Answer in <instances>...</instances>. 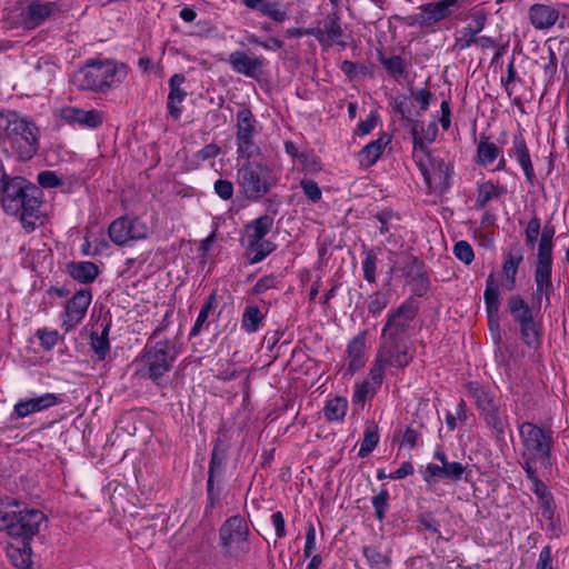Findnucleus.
<instances>
[{
  "instance_id": "obj_20",
  "label": "nucleus",
  "mask_w": 569,
  "mask_h": 569,
  "mask_svg": "<svg viewBox=\"0 0 569 569\" xmlns=\"http://www.w3.org/2000/svg\"><path fill=\"white\" fill-rule=\"evenodd\" d=\"M60 117L67 123L96 129L103 122V112L99 110H83L76 107H64L60 110Z\"/></svg>"
},
{
  "instance_id": "obj_61",
  "label": "nucleus",
  "mask_w": 569,
  "mask_h": 569,
  "mask_svg": "<svg viewBox=\"0 0 569 569\" xmlns=\"http://www.w3.org/2000/svg\"><path fill=\"white\" fill-rule=\"evenodd\" d=\"M300 187L307 198L311 201L317 202L321 199V190L315 180L303 179L300 182Z\"/></svg>"
},
{
  "instance_id": "obj_48",
  "label": "nucleus",
  "mask_w": 569,
  "mask_h": 569,
  "mask_svg": "<svg viewBox=\"0 0 569 569\" xmlns=\"http://www.w3.org/2000/svg\"><path fill=\"white\" fill-rule=\"evenodd\" d=\"M390 303V293L375 291L368 297V312L372 316H379Z\"/></svg>"
},
{
  "instance_id": "obj_15",
  "label": "nucleus",
  "mask_w": 569,
  "mask_h": 569,
  "mask_svg": "<svg viewBox=\"0 0 569 569\" xmlns=\"http://www.w3.org/2000/svg\"><path fill=\"white\" fill-rule=\"evenodd\" d=\"M462 6V0H440L438 2L423 3L419 7V13L409 17L410 23H417L420 27H431L449 18L455 11L461 9Z\"/></svg>"
},
{
  "instance_id": "obj_64",
  "label": "nucleus",
  "mask_w": 569,
  "mask_h": 569,
  "mask_svg": "<svg viewBox=\"0 0 569 569\" xmlns=\"http://www.w3.org/2000/svg\"><path fill=\"white\" fill-rule=\"evenodd\" d=\"M214 192L222 200H229L233 196V184L230 180L218 179L213 186Z\"/></svg>"
},
{
  "instance_id": "obj_63",
  "label": "nucleus",
  "mask_w": 569,
  "mask_h": 569,
  "mask_svg": "<svg viewBox=\"0 0 569 569\" xmlns=\"http://www.w3.org/2000/svg\"><path fill=\"white\" fill-rule=\"evenodd\" d=\"M37 180L42 188H56L63 184L62 180L53 171L49 170L41 171Z\"/></svg>"
},
{
  "instance_id": "obj_54",
  "label": "nucleus",
  "mask_w": 569,
  "mask_h": 569,
  "mask_svg": "<svg viewBox=\"0 0 569 569\" xmlns=\"http://www.w3.org/2000/svg\"><path fill=\"white\" fill-rule=\"evenodd\" d=\"M90 346L93 352L96 353L98 360L102 361L106 359L110 350L109 338L98 337L97 332H91Z\"/></svg>"
},
{
  "instance_id": "obj_33",
  "label": "nucleus",
  "mask_w": 569,
  "mask_h": 569,
  "mask_svg": "<svg viewBox=\"0 0 569 569\" xmlns=\"http://www.w3.org/2000/svg\"><path fill=\"white\" fill-rule=\"evenodd\" d=\"M397 263V267L390 269V273L401 271L407 282L420 278V274L426 272L423 262L412 254H402Z\"/></svg>"
},
{
  "instance_id": "obj_49",
  "label": "nucleus",
  "mask_w": 569,
  "mask_h": 569,
  "mask_svg": "<svg viewBox=\"0 0 569 569\" xmlns=\"http://www.w3.org/2000/svg\"><path fill=\"white\" fill-rule=\"evenodd\" d=\"M393 110L400 114L405 124H409L415 119L412 117L413 103L407 96H398L392 100Z\"/></svg>"
},
{
  "instance_id": "obj_57",
  "label": "nucleus",
  "mask_w": 569,
  "mask_h": 569,
  "mask_svg": "<svg viewBox=\"0 0 569 569\" xmlns=\"http://www.w3.org/2000/svg\"><path fill=\"white\" fill-rule=\"evenodd\" d=\"M377 257L372 251H368L362 261V271L365 279L370 282H376Z\"/></svg>"
},
{
  "instance_id": "obj_43",
  "label": "nucleus",
  "mask_w": 569,
  "mask_h": 569,
  "mask_svg": "<svg viewBox=\"0 0 569 569\" xmlns=\"http://www.w3.org/2000/svg\"><path fill=\"white\" fill-rule=\"evenodd\" d=\"M379 442L378 427L373 422H368L365 429L363 439L358 451L360 458L367 457L371 453Z\"/></svg>"
},
{
  "instance_id": "obj_25",
  "label": "nucleus",
  "mask_w": 569,
  "mask_h": 569,
  "mask_svg": "<svg viewBox=\"0 0 569 569\" xmlns=\"http://www.w3.org/2000/svg\"><path fill=\"white\" fill-rule=\"evenodd\" d=\"M410 133L412 137L413 143V153H427L430 152L426 142H433L438 134V127L436 121H431L427 128H425L423 122L413 119L410 122Z\"/></svg>"
},
{
  "instance_id": "obj_60",
  "label": "nucleus",
  "mask_w": 569,
  "mask_h": 569,
  "mask_svg": "<svg viewBox=\"0 0 569 569\" xmlns=\"http://www.w3.org/2000/svg\"><path fill=\"white\" fill-rule=\"evenodd\" d=\"M417 520L423 530L429 531L432 535H438L440 532V522L432 516V513H420Z\"/></svg>"
},
{
  "instance_id": "obj_11",
  "label": "nucleus",
  "mask_w": 569,
  "mask_h": 569,
  "mask_svg": "<svg viewBox=\"0 0 569 569\" xmlns=\"http://www.w3.org/2000/svg\"><path fill=\"white\" fill-rule=\"evenodd\" d=\"M412 157L430 192L443 193L449 189V166L442 159L433 157L431 152L412 153Z\"/></svg>"
},
{
  "instance_id": "obj_37",
  "label": "nucleus",
  "mask_w": 569,
  "mask_h": 569,
  "mask_svg": "<svg viewBox=\"0 0 569 569\" xmlns=\"http://www.w3.org/2000/svg\"><path fill=\"white\" fill-rule=\"evenodd\" d=\"M276 250V244L269 240L247 241V258L250 264L262 261L268 254Z\"/></svg>"
},
{
  "instance_id": "obj_30",
  "label": "nucleus",
  "mask_w": 569,
  "mask_h": 569,
  "mask_svg": "<svg viewBox=\"0 0 569 569\" xmlns=\"http://www.w3.org/2000/svg\"><path fill=\"white\" fill-rule=\"evenodd\" d=\"M69 276L80 283H92L100 273L99 267L91 261H71L66 267Z\"/></svg>"
},
{
  "instance_id": "obj_39",
  "label": "nucleus",
  "mask_w": 569,
  "mask_h": 569,
  "mask_svg": "<svg viewBox=\"0 0 569 569\" xmlns=\"http://www.w3.org/2000/svg\"><path fill=\"white\" fill-rule=\"evenodd\" d=\"M256 119L248 108H241L237 112V132L236 138L253 137L256 132Z\"/></svg>"
},
{
  "instance_id": "obj_14",
  "label": "nucleus",
  "mask_w": 569,
  "mask_h": 569,
  "mask_svg": "<svg viewBox=\"0 0 569 569\" xmlns=\"http://www.w3.org/2000/svg\"><path fill=\"white\" fill-rule=\"evenodd\" d=\"M382 341L372 366L379 368L383 376L387 367L402 369L411 362L413 355L406 341Z\"/></svg>"
},
{
  "instance_id": "obj_8",
  "label": "nucleus",
  "mask_w": 569,
  "mask_h": 569,
  "mask_svg": "<svg viewBox=\"0 0 569 569\" xmlns=\"http://www.w3.org/2000/svg\"><path fill=\"white\" fill-rule=\"evenodd\" d=\"M418 311L419 308L412 299H407L398 308L390 310L382 328L381 339L406 341L411 336L412 322Z\"/></svg>"
},
{
  "instance_id": "obj_47",
  "label": "nucleus",
  "mask_w": 569,
  "mask_h": 569,
  "mask_svg": "<svg viewBox=\"0 0 569 569\" xmlns=\"http://www.w3.org/2000/svg\"><path fill=\"white\" fill-rule=\"evenodd\" d=\"M217 303V299H216V292H212L206 300V302L203 303V306L201 307L200 309V312L197 317V320L190 331V336L193 337V336H197L199 335V332L201 331L203 325L206 323V321L208 320V317L210 315V312L212 311V309L214 308Z\"/></svg>"
},
{
  "instance_id": "obj_1",
  "label": "nucleus",
  "mask_w": 569,
  "mask_h": 569,
  "mask_svg": "<svg viewBox=\"0 0 569 569\" xmlns=\"http://www.w3.org/2000/svg\"><path fill=\"white\" fill-rule=\"evenodd\" d=\"M41 190L22 177L0 178L1 206L7 214L18 217L26 232H32L40 219Z\"/></svg>"
},
{
  "instance_id": "obj_35",
  "label": "nucleus",
  "mask_w": 569,
  "mask_h": 569,
  "mask_svg": "<svg viewBox=\"0 0 569 569\" xmlns=\"http://www.w3.org/2000/svg\"><path fill=\"white\" fill-rule=\"evenodd\" d=\"M522 260L523 256L520 251L517 253L509 252L505 254L502 276L505 278L503 286L507 290H512L516 287V276Z\"/></svg>"
},
{
  "instance_id": "obj_17",
  "label": "nucleus",
  "mask_w": 569,
  "mask_h": 569,
  "mask_svg": "<svg viewBox=\"0 0 569 569\" xmlns=\"http://www.w3.org/2000/svg\"><path fill=\"white\" fill-rule=\"evenodd\" d=\"M92 300L90 289H81L67 302L63 313L66 330L74 328L86 316Z\"/></svg>"
},
{
  "instance_id": "obj_55",
  "label": "nucleus",
  "mask_w": 569,
  "mask_h": 569,
  "mask_svg": "<svg viewBox=\"0 0 569 569\" xmlns=\"http://www.w3.org/2000/svg\"><path fill=\"white\" fill-rule=\"evenodd\" d=\"M389 492L387 489L380 490V492L372 498V506L375 508L376 518L379 521H383L388 509Z\"/></svg>"
},
{
  "instance_id": "obj_32",
  "label": "nucleus",
  "mask_w": 569,
  "mask_h": 569,
  "mask_svg": "<svg viewBox=\"0 0 569 569\" xmlns=\"http://www.w3.org/2000/svg\"><path fill=\"white\" fill-rule=\"evenodd\" d=\"M389 142V136L382 134L378 139L365 146L359 152L360 164L366 168L375 164Z\"/></svg>"
},
{
  "instance_id": "obj_18",
  "label": "nucleus",
  "mask_w": 569,
  "mask_h": 569,
  "mask_svg": "<svg viewBox=\"0 0 569 569\" xmlns=\"http://www.w3.org/2000/svg\"><path fill=\"white\" fill-rule=\"evenodd\" d=\"M61 402V399L51 392L41 396L20 399L13 407L17 418H26L32 413L43 411Z\"/></svg>"
},
{
  "instance_id": "obj_36",
  "label": "nucleus",
  "mask_w": 569,
  "mask_h": 569,
  "mask_svg": "<svg viewBox=\"0 0 569 569\" xmlns=\"http://www.w3.org/2000/svg\"><path fill=\"white\" fill-rule=\"evenodd\" d=\"M272 227V217L268 214L260 216L259 218L252 220L246 226L247 241H259L264 239V237L271 231Z\"/></svg>"
},
{
  "instance_id": "obj_50",
  "label": "nucleus",
  "mask_w": 569,
  "mask_h": 569,
  "mask_svg": "<svg viewBox=\"0 0 569 569\" xmlns=\"http://www.w3.org/2000/svg\"><path fill=\"white\" fill-rule=\"evenodd\" d=\"M22 543V548L12 549L9 556L14 567L28 569L31 565V548L29 546V541H24Z\"/></svg>"
},
{
  "instance_id": "obj_5",
  "label": "nucleus",
  "mask_w": 569,
  "mask_h": 569,
  "mask_svg": "<svg viewBox=\"0 0 569 569\" xmlns=\"http://www.w3.org/2000/svg\"><path fill=\"white\" fill-rule=\"evenodd\" d=\"M178 355L177 346L170 340H161L152 346L146 345L140 358L142 375L158 387H162L163 377L173 367Z\"/></svg>"
},
{
  "instance_id": "obj_27",
  "label": "nucleus",
  "mask_w": 569,
  "mask_h": 569,
  "mask_svg": "<svg viewBox=\"0 0 569 569\" xmlns=\"http://www.w3.org/2000/svg\"><path fill=\"white\" fill-rule=\"evenodd\" d=\"M468 466L453 461L439 466L436 463H428L426 467L425 480L430 482L433 478H442L457 482L462 479Z\"/></svg>"
},
{
  "instance_id": "obj_38",
  "label": "nucleus",
  "mask_w": 569,
  "mask_h": 569,
  "mask_svg": "<svg viewBox=\"0 0 569 569\" xmlns=\"http://www.w3.org/2000/svg\"><path fill=\"white\" fill-rule=\"evenodd\" d=\"M362 555L372 569H390L391 567V551H380L377 547L365 546Z\"/></svg>"
},
{
  "instance_id": "obj_59",
  "label": "nucleus",
  "mask_w": 569,
  "mask_h": 569,
  "mask_svg": "<svg viewBox=\"0 0 569 569\" xmlns=\"http://www.w3.org/2000/svg\"><path fill=\"white\" fill-rule=\"evenodd\" d=\"M373 218L380 223L379 231L381 234L390 231L393 219L399 220V217L391 209H383L376 213Z\"/></svg>"
},
{
  "instance_id": "obj_13",
  "label": "nucleus",
  "mask_w": 569,
  "mask_h": 569,
  "mask_svg": "<svg viewBox=\"0 0 569 569\" xmlns=\"http://www.w3.org/2000/svg\"><path fill=\"white\" fill-rule=\"evenodd\" d=\"M228 446L221 439H216L211 451L208 480H207V506L206 509H213L220 502L221 487L214 485L216 479L220 481L227 460Z\"/></svg>"
},
{
  "instance_id": "obj_46",
  "label": "nucleus",
  "mask_w": 569,
  "mask_h": 569,
  "mask_svg": "<svg viewBox=\"0 0 569 569\" xmlns=\"http://www.w3.org/2000/svg\"><path fill=\"white\" fill-rule=\"evenodd\" d=\"M379 61L391 77L405 76L406 64L400 56L386 57L379 53Z\"/></svg>"
},
{
  "instance_id": "obj_22",
  "label": "nucleus",
  "mask_w": 569,
  "mask_h": 569,
  "mask_svg": "<svg viewBox=\"0 0 569 569\" xmlns=\"http://www.w3.org/2000/svg\"><path fill=\"white\" fill-rule=\"evenodd\" d=\"M499 284L495 278L493 273H490L486 281V290L483 293L485 303H486V310H487V318L489 328L491 331H499L500 323H499V308H500V301H499Z\"/></svg>"
},
{
  "instance_id": "obj_44",
  "label": "nucleus",
  "mask_w": 569,
  "mask_h": 569,
  "mask_svg": "<svg viewBox=\"0 0 569 569\" xmlns=\"http://www.w3.org/2000/svg\"><path fill=\"white\" fill-rule=\"evenodd\" d=\"M499 156V149L488 138H482L477 147V162L481 166L492 163Z\"/></svg>"
},
{
  "instance_id": "obj_9",
  "label": "nucleus",
  "mask_w": 569,
  "mask_h": 569,
  "mask_svg": "<svg viewBox=\"0 0 569 569\" xmlns=\"http://www.w3.org/2000/svg\"><path fill=\"white\" fill-rule=\"evenodd\" d=\"M250 529L240 515L228 518L219 529V542L230 557H239L250 551Z\"/></svg>"
},
{
  "instance_id": "obj_56",
  "label": "nucleus",
  "mask_w": 569,
  "mask_h": 569,
  "mask_svg": "<svg viewBox=\"0 0 569 569\" xmlns=\"http://www.w3.org/2000/svg\"><path fill=\"white\" fill-rule=\"evenodd\" d=\"M453 253L466 264H470L475 259L472 247L465 240H460L453 246Z\"/></svg>"
},
{
  "instance_id": "obj_51",
  "label": "nucleus",
  "mask_w": 569,
  "mask_h": 569,
  "mask_svg": "<svg viewBox=\"0 0 569 569\" xmlns=\"http://www.w3.org/2000/svg\"><path fill=\"white\" fill-rule=\"evenodd\" d=\"M323 26V32L327 34V37L338 42L340 38L342 37L343 32L340 26L339 17L336 13L328 14L322 22Z\"/></svg>"
},
{
  "instance_id": "obj_4",
  "label": "nucleus",
  "mask_w": 569,
  "mask_h": 569,
  "mask_svg": "<svg viewBox=\"0 0 569 569\" xmlns=\"http://www.w3.org/2000/svg\"><path fill=\"white\" fill-rule=\"evenodd\" d=\"M127 72L124 66H117L110 60H92L73 77V82L81 90L104 91L114 83H120Z\"/></svg>"
},
{
  "instance_id": "obj_19",
  "label": "nucleus",
  "mask_w": 569,
  "mask_h": 569,
  "mask_svg": "<svg viewBox=\"0 0 569 569\" xmlns=\"http://www.w3.org/2000/svg\"><path fill=\"white\" fill-rule=\"evenodd\" d=\"M509 156L517 159L526 177V182L529 186H533L536 181V172L531 161L529 148L520 130L513 133L512 148L509 150Z\"/></svg>"
},
{
  "instance_id": "obj_24",
  "label": "nucleus",
  "mask_w": 569,
  "mask_h": 569,
  "mask_svg": "<svg viewBox=\"0 0 569 569\" xmlns=\"http://www.w3.org/2000/svg\"><path fill=\"white\" fill-rule=\"evenodd\" d=\"M383 375L379 368L371 366L368 377L355 386L352 402L356 405H365L371 400L383 382Z\"/></svg>"
},
{
  "instance_id": "obj_53",
  "label": "nucleus",
  "mask_w": 569,
  "mask_h": 569,
  "mask_svg": "<svg viewBox=\"0 0 569 569\" xmlns=\"http://www.w3.org/2000/svg\"><path fill=\"white\" fill-rule=\"evenodd\" d=\"M552 247L551 241H539L538 246V260L536 268H551L552 267Z\"/></svg>"
},
{
  "instance_id": "obj_41",
  "label": "nucleus",
  "mask_w": 569,
  "mask_h": 569,
  "mask_svg": "<svg viewBox=\"0 0 569 569\" xmlns=\"http://www.w3.org/2000/svg\"><path fill=\"white\" fill-rule=\"evenodd\" d=\"M526 472L527 478L531 481L532 492L537 496L539 503L552 498V493L548 490V487L540 480L537 471V467L528 466L521 467Z\"/></svg>"
},
{
  "instance_id": "obj_21",
  "label": "nucleus",
  "mask_w": 569,
  "mask_h": 569,
  "mask_svg": "<svg viewBox=\"0 0 569 569\" xmlns=\"http://www.w3.org/2000/svg\"><path fill=\"white\" fill-rule=\"evenodd\" d=\"M228 62L234 72L248 78H258L262 73L264 66L262 57H250L243 51L231 52Z\"/></svg>"
},
{
  "instance_id": "obj_28",
  "label": "nucleus",
  "mask_w": 569,
  "mask_h": 569,
  "mask_svg": "<svg viewBox=\"0 0 569 569\" xmlns=\"http://www.w3.org/2000/svg\"><path fill=\"white\" fill-rule=\"evenodd\" d=\"M186 81V78L182 73H174L169 79V87L170 92L168 96V111L170 116L178 120L181 116V109L179 108V104L184 100L187 97V92L181 88V84Z\"/></svg>"
},
{
  "instance_id": "obj_29",
  "label": "nucleus",
  "mask_w": 569,
  "mask_h": 569,
  "mask_svg": "<svg viewBox=\"0 0 569 569\" xmlns=\"http://www.w3.org/2000/svg\"><path fill=\"white\" fill-rule=\"evenodd\" d=\"M366 336L367 331L357 335L348 345L347 352L349 357L348 372L353 375L366 365Z\"/></svg>"
},
{
  "instance_id": "obj_10",
  "label": "nucleus",
  "mask_w": 569,
  "mask_h": 569,
  "mask_svg": "<svg viewBox=\"0 0 569 569\" xmlns=\"http://www.w3.org/2000/svg\"><path fill=\"white\" fill-rule=\"evenodd\" d=\"M7 137L19 149L20 158L31 159L38 150V128L26 118L13 113L6 127Z\"/></svg>"
},
{
  "instance_id": "obj_34",
  "label": "nucleus",
  "mask_w": 569,
  "mask_h": 569,
  "mask_svg": "<svg viewBox=\"0 0 569 569\" xmlns=\"http://www.w3.org/2000/svg\"><path fill=\"white\" fill-rule=\"evenodd\" d=\"M507 189L499 182H492L491 180L486 181L478 186L476 208L483 209L489 201L499 198L505 194Z\"/></svg>"
},
{
  "instance_id": "obj_6",
  "label": "nucleus",
  "mask_w": 569,
  "mask_h": 569,
  "mask_svg": "<svg viewBox=\"0 0 569 569\" xmlns=\"http://www.w3.org/2000/svg\"><path fill=\"white\" fill-rule=\"evenodd\" d=\"M468 393L475 400L476 407L480 412L487 427L491 430L497 441H503L506 427L508 426L507 416L500 410V405L490 389L483 387L477 381L467 383Z\"/></svg>"
},
{
  "instance_id": "obj_62",
  "label": "nucleus",
  "mask_w": 569,
  "mask_h": 569,
  "mask_svg": "<svg viewBox=\"0 0 569 569\" xmlns=\"http://www.w3.org/2000/svg\"><path fill=\"white\" fill-rule=\"evenodd\" d=\"M540 219L537 216H533L529 220L527 228L525 230L527 244L533 246L536 243L540 233Z\"/></svg>"
},
{
  "instance_id": "obj_45",
  "label": "nucleus",
  "mask_w": 569,
  "mask_h": 569,
  "mask_svg": "<svg viewBox=\"0 0 569 569\" xmlns=\"http://www.w3.org/2000/svg\"><path fill=\"white\" fill-rule=\"evenodd\" d=\"M264 316L257 306H247L242 313L241 327L248 333L258 331Z\"/></svg>"
},
{
  "instance_id": "obj_16",
  "label": "nucleus",
  "mask_w": 569,
  "mask_h": 569,
  "mask_svg": "<svg viewBox=\"0 0 569 569\" xmlns=\"http://www.w3.org/2000/svg\"><path fill=\"white\" fill-rule=\"evenodd\" d=\"M108 233L114 244L126 246L130 241L146 239L148 237V228L138 218L126 216L112 221Z\"/></svg>"
},
{
  "instance_id": "obj_23",
  "label": "nucleus",
  "mask_w": 569,
  "mask_h": 569,
  "mask_svg": "<svg viewBox=\"0 0 569 569\" xmlns=\"http://www.w3.org/2000/svg\"><path fill=\"white\" fill-rule=\"evenodd\" d=\"M61 11L59 1L41 3L40 1H32L23 11V21L29 29H34L42 24L49 17L56 12Z\"/></svg>"
},
{
  "instance_id": "obj_40",
  "label": "nucleus",
  "mask_w": 569,
  "mask_h": 569,
  "mask_svg": "<svg viewBox=\"0 0 569 569\" xmlns=\"http://www.w3.org/2000/svg\"><path fill=\"white\" fill-rule=\"evenodd\" d=\"M282 7L280 0H264L257 11L277 23H282L288 19V12Z\"/></svg>"
},
{
  "instance_id": "obj_3",
  "label": "nucleus",
  "mask_w": 569,
  "mask_h": 569,
  "mask_svg": "<svg viewBox=\"0 0 569 569\" xmlns=\"http://www.w3.org/2000/svg\"><path fill=\"white\" fill-rule=\"evenodd\" d=\"M518 430L522 446L520 466L536 467L539 462L542 468H550L553 431L549 427H540L530 421L519 422Z\"/></svg>"
},
{
  "instance_id": "obj_31",
  "label": "nucleus",
  "mask_w": 569,
  "mask_h": 569,
  "mask_svg": "<svg viewBox=\"0 0 569 569\" xmlns=\"http://www.w3.org/2000/svg\"><path fill=\"white\" fill-rule=\"evenodd\" d=\"M536 291L533 300L541 306L542 297H545L546 306L550 305V292L552 290L551 268L535 269Z\"/></svg>"
},
{
  "instance_id": "obj_42",
  "label": "nucleus",
  "mask_w": 569,
  "mask_h": 569,
  "mask_svg": "<svg viewBox=\"0 0 569 569\" xmlns=\"http://www.w3.org/2000/svg\"><path fill=\"white\" fill-rule=\"evenodd\" d=\"M347 409V399L342 397H335L327 401L323 408V416L328 421H340L345 418Z\"/></svg>"
},
{
  "instance_id": "obj_58",
  "label": "nucleus",
  "mask_w": 569,
  "mask_h": 569,
  "mask_svg": "<svg viewBox=\"0 0 569 569\" xmlns=\"http://www.w3.org/2000/svg\"><path fill=\"white\" fill-rule=\"evenodd\" d=\"M483 28L482 21H477L476 27H467L463 29V37L458 40L457 46H459L460 49H465L470 47L472 43L477 42V38L475 36L479 33Z\"/></svg>"
},
{
  "instance_id": "obj_2",
  "label": "nucleus",
  "mask_w": 569,
  "mask_h": 569,
  "mask_svg": "<svg viewBox=\"0 0 569 569\" xmlns=\"http://www.w3.org/2000/svg\"><path fill=\"white\" fill-rule=\"evenodd\" d=\"M46 516L38 509H23L19 500L10 497L0 499V531L10 537L30 541L39 532Z\"/></svg>"
},
{
  "instance_id": "obj_52",
  "label": "nucleus",
  "mask_w": 569,
  "mask_h": 569,
  "mask_svg": "<svg viewBox=\"0 0 569 569\" xmlns=\"http://www.w3.org/2000/svg\"><path fill=\"white\" fill-rule=\"evenodd\" d=\"M237 152L240 158H244L248 161L259 152L258 146L253 141V137H239L236 138Z\"/></svg>"
},
{
  "instance_id": "obj_12",
  "label": "nucleus",
  "mask_w": 569,
  "mask_h": 569,
  "mask_svg": "<svg viewBox=\"0 0 569 569\" xmlns=\"http://www.w3.org/2000/svg\"><path fill=\"white\" fill-rule=\"evenodd\" d=\"M508 311L520 326L523 342L529 347H538L540 343L539 327L533 320L532 309L525 299L519 295L509 297Z\"/></svg>"
},
{
  "instance_id": "obj_7",
  "label": "nucleus",
  "mask_w": 569,
  "mask_h": 569,
  "mask_svg": "<svg viewBox=\"0 0 569 569\" xmlns=\"http://www.w3.org/2000/svg\"><path fill=\"white\" fill-rule=\"evenodd\" d=\"M237 176L240 192L251 201L261 199L273 186L270 169L258 162L247 161Z\"/></svg>"
},
{
  "instance_id": "obj_26",
  "label": "nucleus",
  "mask_w": 569,
  "mask_h": 569,
  "mask_svg": "<svg viewBox=\"0 0 569 569\" xmlns=\"http://www.w3.org/2000/svg\"><path fill=\"white\" fill-rule=\"evenodd\" d=\"M528 17L535 29L548 30L552 28L559 19V11L551 6L535 3L529 8Z\"/></svg>"
}]
</instances>
